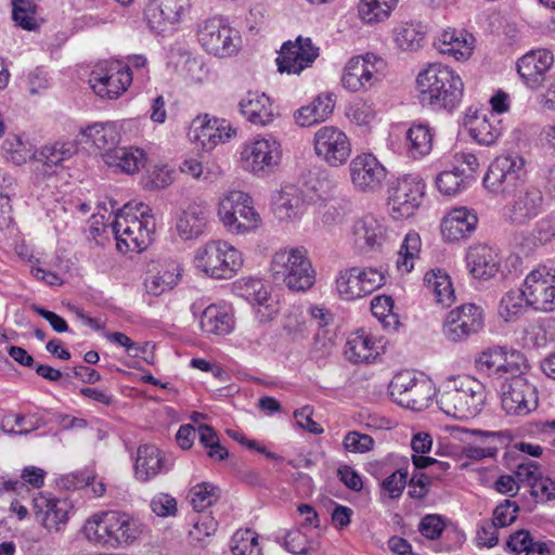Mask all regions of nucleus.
<instances>
[{
    "instance_id": "nucleus-1",
    "label": "nucleus",
    "mask_w": 555,
    "mask_h": 555,
    "mask_svg": "<svg viewBox=\"0 0 555 555\" xmlns=\"http://www.w3.org/2000/svg\"><path fill=\"white\" fill-rule=\"evenodd\" d=\"M143 524L133 515L109 509L90 516L83 525L82 532L93 544L120 548L134 544L143 533Z\"/></svg>"
},
{
    "instance_id": "nucleus-2",
    "label": "nucleus",
    "mask_w": 555,
    "mask_h": 555,
    "mask_svg": "<svg viewBox=\"0 0 555 555\" xmlns=\"http://www.w3.org/2000/svg\"><path fill=\"white\" fill-rule=\"evenodd\" d=\"M463 81L449 66L429 64L416 77V89L423 105L433 109L453 111L463 96Z\"/></svg>"
},
{
    "instance_id": "nucleus-3",
    "label": "nucleus",
    "mask_w": 555,
    "mask_h": 555,
    "mask_svg": "<svg viewBox=\"0 0 555 555\" xmlns=\"http://www.w3.org/2000/svg\"><path fill=\"white\" fill-rule=\"evenodd\" d=\"M151 208L144 203H128L116 214L112 230L119 251L140 253L149 247L155 232Z\"/></svg>"
},
{
    "instance_id": "nucleus-4",
    "label": "nucleus",
    "mask_w": 555,
    "mask_h": 555,
    "mask_svg": "<svg viewBox=\"0 0 555 555\" xmlns=\"http://www.w3.org/2000/svg\"><path fill=\"white\" fill-rule=\"evenodd\" d=\"M487 395L482 383L469 375L448 379L438 392L437 403L447 415L467 420L478 415Z\"/></svg>"
},
{
    "instance_id": "nucleus-5",
    "label": "nucleus",
    "mask_w": 555,
    "mask_h": 555,
    "mask_svg": "<svg viewBox=\"0 0 555 555\" xmlns=\"http://www.w3.org/2000/svg\"><path fill=\"white\" fill-rule=\"evenodd\" d=\"M271 273L292 291L300 292L314 284V270L304 248L281 249L271 261Z\"/></svg>"
},
{
    "instance_id": "nucleus-6",
    "label": "nucleus",
    "mask_w": 555,
    "mask_h": 555,
    "mask_svg": "<svg viewBox=\"0 0 555 555\" xmlns=\"http://www.w3.org/2000/svg\"><path fill=\"white\" fill-rule=\"evenodd\" d=\"M194 262L197 269L212 279H232L243 266L240 250L225 241L212 240L198 247Z\"/></svg>"
},
{
    "instance_id": "nucleus-7",
    "label": "nucleus",
    "mask_w": 555,
    "mask_h": 555,
    "mask_svg": "<svg viewBox=\"0 0 555 555\" xmlns=\"http://www.w3.org/2000/svg\"><path fill=\"white\" fill-rule=\"evenodd\" d=\"M218 216L225 229L233 234L257 230L262 222L251 197L242 191H231L221 199Z\"/></svg>"
},
{
    "instance_id": "nucleus-8",
    "label": "nucleus",
    "mask_w": 555,
    "mask_h": 555,
    "mask_svg": "<svg viewBox=\"0 0 555 555\" xmlns=\"http://www.w3.org/2000/svg\"><path fill=\"white\" fill-rule=\"evenodd\" d=\"M281 160V144L272 135L256 137L246 141L240 153L242 168L260 178L276 171Z\"/></svg>"
},
{
    "instance_id": "nucleus-9",
    "label": "nucleus",
    "mask_w": 555,
    "mask_h": 555,
    "mask_svg": "<svg viewBox=\"0 0 555 555\" xmlns=\"http://www.w3.org/2000/svg\"><path fill=\"white\" fill-rule=\"evenodd\" d=\"M197 39L207 53L219 57L235 54L241 46L238 31L222 16H214L199 23Z\"/></svg>"
},
{
    "instance_id": "nucleus-10",
    "label": "nucleus",
    "mask_w": 555,
    "mask_h": 555,
    "mask_svg": "<svg viewBox=\"0 0 555 555\" xmlns=\"http://www.w3.org/2000/svg\"><path fill=\"white\" fill-rule=\"evenodd\" d=\"M524 158L519 155L498 156L489 166L483 185L492 194L508 196L524 183Z\"/></svg>"
},
{
    "instance_id": "nucleus-11",
    "label": "nucleus",
    "mask_w": 555,
    "mask_h": 555,
    "mask_svg": "<svg viewBox=\"0 0 555 555\" xmlns=\"http://www.w3.org/2000/svg\"><path fill=\"white\" fill-rule=\"evenodd\" d=\"M501 405L508 415H528L538 408L535 386L521 374L506 378L501 385Z\"/></svg>"
},
{
    "instance_id": "nucleus-12",
    "label": "nucleus",
    "mask_w": 555,
    "mask_h": 555,
    "mask_svg": "<svg viewBox=\"0 0 555 555\" xmlns=\"http://www.w3.org/2000/svg\"><path fill=\"white\" fill-rule=\"evenodd\" d=\"M522 287L530 308L543 312L555 310L554 267L538 266L527 274Z\"/></svg>"
},
{
    "instance_id": "nucleus-13",
    "label": "nucleus",
    "mask_w": 555,
    "mask_h": 555,
    "mask_svg": "<svg viewBox=\"0 0 555 555\" xmlns=\"http://www.w3.org/2000/svg\"><path fill=\"white\" fill-rule=\"evenodd\" d=\"M389 392L399 405L414 411L426 409L434 395L430 382L418 379L410 372L395 375L389 384Z\"/></svg>"
},
{
    "instance_id": "nucleus-14",
    "label": "nucleus",
    "mask_w": 555,
    "mask_h": 555,
    "mask_svg": "<svg viewBox=\"0 0 555 555\" xmlns=\"http://www.w3.org/2000/svg\"><path fill=\"white\" fill-rule=\"evenodd\" d=\"M313 151L330 167H340L351 155V142L338 127L322 126L313 135Z\"/></svg>"
},
{
    "instance_id": "nucleus-15",
    "label": "nucleus",
    "mask_w": 555,
    "mask_h": 555,
    "mask_svg": "<svg viewBox=\"0 0 555 555\" xmlns=\"http://www.w3.org/2000/svg\"><path fill=\"white\" fill-rule=\"evenodd\" d=\"M384 284L385 275L374 268L353 267L340 271L336 279L337 292L345 300L362 298Z\"/></svg>"
},
{
    "instance_id": "nucleus-16",
    "label": "nucleus",
    "mask_w": 555,
    "mask_h": 555,
    "mask_svg": "<svg viewBox=\"0 0 555 555\" xmlns=\"http://www.w3.org/2000/svg\"><path fill=\"white\" fill-rule=\"evenodd\" d=\"M384 66L383 59L375 54L354 56L345 66L341 83L351 92L366 91L380 79Z\"/></svg>"
},
{
    "instance_id": "nucleus-17",
    "label": "nucleus",
    "mask_w": 555,
    "mask_h": 555,
    "mask_svg": "<svg viewBox=\"0 0 555 555\" xmlns=\"http://www.w3.org/2000/svg\"><path fill=\"white\" fill-rule=\"evenodd\" d=\"M425 184L417 176H405L390 188L388 206L393 219L411 217L420 207Z\"/></svg>"
},
{
    "instance_id": "nucleus-18",
    "label": "nucleus",
    "mask_w": 555,
    "mask_h": 555,
    "mask_svg": "<svg viewBox=\"0 0 555 555\" xmlns=\"http://www.w3.org/2000/svg\"><path fill=\"white\" fill-rule=\"evenodd\" d=\"M190 9V0H153L145 10V18L154 33H169L177 28Z\"/></svg>"
},
{
    "instance_id": "nucleus-19",
    "label": "nucleus",
    "mask_w": 555,
    "mask_h": 555,
    "mask_svg": "<svg viewBox=\"0 0 555 555\" xmlns=\"http://www.w3.org/2000/svg\"><path fill=\"white\" fill-rule=\"evenodd\" d=\"M320 49L308 37H297L295 41L283 43L276 59L281 73L299 75L304 69L311 67L319 57Z\"/></svg>"
},
{
    "instance_id": "nucleus-20",
    "label": "nucleus",
    "mask_w": 555,
    "mask_h": 555,
    "mask_svg": "<svg viewBox=\"0 0 555 555\" xmlns=\"http://www.w3.org/2000/svg\"><path fill=\"white\" fill-rule=\"evenodd\" d=\"M132 81L129 67L96 65L90 74L89 85L100 98L117 99Z\"/></svg>"
},
{
    "instance_id": "nucleus-21",
    "label": "nucleus",
    "mask_w": 555,
    "mask_h": 555,
    "mask_svg": "<svg viewBox=\"0 0 555 555\" xmlns=\"http://www.w3.org/2000/svg\"><path fill=\"white\" fill-rule=\"evenodd\" d=\"M482 324L481 308L474 304H466L448 313L443 324V334L449 340L461 341L478 333Z\"/></svg>"
},
{
    "instance_id": "nucleus-22",
    "label": "nucleus",
    "mask_w": 555,
    "mask_h": 555,
    "mask_svg": "<svg viewBox=\"0 0 555 555\" xmlns=\"http://www.w3.org/2000/svg\"><path fill=\"white\" fill-rule=\"evenodd\" d=\"M235 134V129L227 120L209 118L208 115L194 118L189 131L190 140L204 151H211L218 144L229 141Z\"/></svg>"
},
{
    "instance_id": "nucleus-23",
    "label": "nucleus",
    "mask_w": 555,
    "mask_h": 555,
    "mask_svg": "<svg viewBox=\"0 0 555 555\" xmlns=\"http://www.w3.org/2000/svg\"><path fill=\"white\" fill-rule=\"evenodd\" d=\"M349 171L352 184L362 192L382 189L386 179L385 167L370 153L357 155L349 164Z\"/></svg>"
},
{
    "instance_id": "nucleus-24",
    "label": "nucleus",
    "mask_w": 555,
    "mask_h": 555,
    "mask_svg": "<svg viewBox=\"0 0 555 555\" xmlns=\"http://www.w3.org/2000/svg\"><path fill=\"white\" fill-rule=\"evenodd\" d=\"M544 197L535 186H527L514 193V199L505 207L506 220L515 225L527 224L543 209Z\"/></svg>"
},
{
    "instance_id": "nucleus-25",
    "label": "nucleus",
    "mask_w": 555,
    "mask_h": 555,
    "mask_svg": "<svg viewBox=\"0 0 555 555\" xmlns=\"http://www.w3.org/2000/svg\"><path fill=\"white\" fill-rule=\"evenodd\" d=\"M554 63V56L547 49L531 50L517 61V73L527 87L539 89L546 73Z\"/></svg>"
},
{
    "instance_id": "nucleus-26",
    "label": "nucleus",
    "mask_w": 555,
    "mask_h": 555,
    "mask_svg": "<svg viewBox=\"0 0 555 555\" xmlns=\"http://www.w3.org/2000/svg\"><path fill=\"white\" fill-rule=\"evenodd\" d=\"M36 519L49 531H60L68 520L69 504L66 501L38 494L33 500Z\"/></svg>"
},
{
    "instance_id": "nucleus-27",
    "label": "nucleus",
    "mask_w": 555,
    "mask_h": 555,
    "mask_svg": "<svg viewBox=\"0 0 555 555\" xmlns=\"http://www.w3.org/2000/svg\"><path fill=\"white\" fill-rule=\"evenodd\" d=\"M209 210L202 205L191 204L182 210L175 224L177 235L182 241H192L202 236L208 225Z\"/></svg>"
},
{
    "instance_id": "nucleus-28",
    "label": "nucleus",
    "mask_w": 555,
    "mask_h": 555,
    "mask_svg": "<svg viewBox=\"0 0 555 555\" xmlns=\"http://www.w3.org/2000/svg\"><path fill=\"white\" fill-rule=\"evenodd\" d=\"M168 461L160 449L153 444L140 446L137 451L134 475L140 481H149L158 474L168 472Z\"/></svg>"
},
{
    "instance_id": "nucleus-29",
    "label": "nucleus",
    "mask_w": 555,
    "mask_h": 555,
    "mask_svg": "<svg viewBox=\"0 0 555 555\" xmlns=\"http://www.w3.org/2000/svg\"><path fill=\"white\" fill-rule=\"evenodd\" d=\"M466 263L475 279L489 280L500 269V261L495 250L487 245L472 246L466 254Z\"/></svg>"
},
{
    "instance_id": "nucleus-30",
    "label": "nucleus",
    "mask_w": 555,
    "mask_h": 555,
    "mask_svg": "<svg viewBox=\"0 0 555 555\" xmlns=\"http://www.w3.org/2000/svg\"><path fill=\"white\" fill-rule=\"evenodd\" d=\"M76 153V147L70 142H55L46 144L33 153V159L41 164L43 175H53L57 168H64L65 163Z\"/></svg>"
},
{
    "instance_id": "nucleus-31",
    "label": "nucleus",
    "mask_w": 555,
    "mask_h": 555,
    "mask_svg": "<svg viewBox=\"0 0 555 555\" xmlns=\"http://www.w3.org/2000/svg\"><path fill=\"white\" fill-rule=\"evenodd\" d=\"M201 330L207 335L224 336L234 328L232 309L225 305H209L199 318Z\"/></svg>"
},
{
    "instance_id": "nucleus-32",
    "label": "nucleus",
    "mask_w": 555,
    "mask_h": 555,
    "mask_svg": "<svg viewBox=\"0 0 555 555\" xmlns=\"http://www.w3.org/2000/svg\"><path fill=\"white\" fill-rule=\"evenodd\" d=\"M511 359H519L520 354L518 352H511L508 357V351L504 347L493 346L486 350H483L479 357L476 359V366L478 370L486 372L488 374L492 373H518L519 367L516 365L515 361H509Z\"/></svg>"
},
{
    "instance_id": "nucleus-33",
    "label": "nucleus",
    "mask_w": 555,
    "mask_h": 555,
    "mask_svg": "<svg viewBox=\"0 0 555 555\" xmlns=\"http://www.w3.org/2000/svg\"><path fill=\"white\" fill-rule=\"evenodd\" d=\"M385 231L386 228L378 218L366 215L352 227L354 244L362 250L379 247L384 242Z\"/></svg>"
},
{
    "instance_id": "nucleus-34",
    "label": "nucleus",
    "mask_w": 555,
    "mask_h": 555,
    "mask_svg": "<svg viewBox=\"0 0 555 555\" xmlns=\"http://www.w3.org/2000/svg\"><path fill=\"white\" fill-rule=\"evenodd\" d=\"M477 221L476 214L467 208H454L443 218L441 233L448 241H459L475 230Z\"/></svg>"
},
{
    "instance_id": "nucleus-35",
    "label": "nucleus",
    "mask_w": 555,
    "mask_h": 555,
    "mask_svg": "<svg viewBox=\"0 0 555 555\" xmlns=\"http://www.w3.org/2000/svg\"><path fill=\"white\" fill-rule=\"evenodd\" d=\"M272 206L273 212L279 220H296L302 214V193L295 185H286L273 196Z\"/></svg>"
},
{
    "instance_id": "nucleus-36",
    "label": "nucleus",
    "mask_w": 555,
    "mask_h": 555,
    "mask_svg": "<svg viewBox=\"0 0 555 555\" xmlns=\"http://www.w3.org/2000/svg\"><path fill=\"white\" fill-rule=\"evenodd\" d=\"M335 100L332 93H321L308 105L294 113L295 121L300 127H310L326 120L334 111Z\"/></svg>"
},
{
    "instance_id": "nucleus-37",
    "label": "nucleus",
    "mask_w": 555,
    "mask_h": 555,
    "mask_svg": "<svg viewBox=\"0 0 555 555\" xmlns=\"http://www.w3.org/2000/svg\"><path fill=\"white\" fill-rule=\"evenodd\" d=\"M474 37L465 30H444L436 42L437 49L442 54L453 56L455 60L468 59L474 49Z\"/></svg>"
},
{
    "instance_id": "nucleus-38",
    "label": "nucleus",
    "mask_w": 555,
    "mask_h": 555,
    "mask_svg": "<svg viewBox=\"0 0 555 555\" xmlns=\"http://www.w3.org/2000/svg\"><path fill=\"white\" fill-rule=\"evenodd\" d=\"M517 477L530 487L531 495L539 501L555 499V481L541 475L537 463L521 464L517 469Z\"/></svg>"
},
{
    "instance_id": "nucleus-39",
    "label": "nucleus",
    "mask_w": 555,
    "mask_h": 555,
    "mask_svg": "<svg viewBox=\"0 0 555 555\" xmlns=\"http://www.w3.org/2000/svg\"><path fill=\"white\" fill-rule=\"evenodd\" d=\"M180 275V268L176 262L160 264L146 273L144 279L145 291L152 296H160L178 284Z\"/></svg>"
},
{
    "instance_id": "nucleus-40",
    "label": "nucleus",
    "mask_w": 555,
    "mask_h": 555,
    "mask_svg": "<svg viewBox=\"0 0 555 555\" xmlns=\"http://www.w3.org/2000/svg\"><path fill=\"white\" fill-rule=\"evenodd\" d=\"M104 163L108 167L127 175H133L145 165L146 155L143 150L138 147L117 146L115 150L102 155Z\"/></svg>"
},
{
    "instance_id": "nucleus-41",
    "label": "nucleus",
    "mask_w": 555,
    "mask_h": 555,
    "mask_svg": "<svg viewBox=\"0 0 555 555\" xmlns=\"http://www.w3.org/2000/svg\"><path fill=\"white\" fill-rule=\"evenodd\" d=\"M242 114L257 126L272 122L274 113L270 99L264 93L248 92L240 102Z\"/></svg>"
},
{
    "instance_id": "nucleus-42",
    "label": "nucleus",
    "mask_w": 555,
    "mask_h": 555,
    "mask_svg": "<svg viewBox=\"0 0 555 555\" xmlns=\"http://www.w3.org/2000/svg\"><path fill=\"white\" fill-rule=\"evenodd\" d=\"M81 134L85 143H92L102 155L115 150L120 141L118 126L115 122H95L82 129Z\"/></svg>"
},
{
    "instance_id": "nucleus-43",
    "label": "nucleus",
    "mask_w": 555,
    "mask_h": 555,
    "mask_svg": "<svg viewBox=\"0 0 555 555\" xmlns=\"http://www.w3.org/2000/svg\"><path fill=\"white\" fill-rule=\"evenodd\" d=\"M501 122L499 116L493 113L476 115L468 121V132L477 143L490 146L502 134Z\"/></svg>"
},
{
    "instance_id": "nucleus-44",
    "label": "nucleus",
    "mask_w": 555,
    "mask_h": 555,
    "mask_svg": "<svg viewBox=\"0 0 555 555\" xmlns=\"http://www.w3.org/2000/svg\"><path fill=\"white\" fill-rule=\"evenodd\" d=\"M345 354L354 363L369 362L378 354L376 339L365 330H358L348 338Z\"/></svg>"
},
{
    "instance_id": "nucleus-45",
    "label": "nucleus",
    "mask_w": 555,
    "mask_h": 555,
    "mask_svg": "<svg viewBox=\"0 0 555 555\" xmlns=\"http://www.w3.org/2000/svg\"><path fill=\"white\" fill-rule=\"evenodd\" d=\"M244 296L251 304L259 307L258 314L260 321H267L276 313L274 300L270 295L269 288L261 280H250L245 283Z\"/></svg>"
},
{
    "instance_id": "nucleus-46",
    "label": "nucleus",
    "mask_w": 555,
    "mask_h": 555,
    "mask_svg": "<svg viewBox=\"0 0 555 555\" xmlns=\"http://www.w3.org/2000/svg\"><path fill=\"white\" fill-rule=\"evenodd\" d=\"M426 288L435 300L443 306H450L454 300V289L450 276L441 269L428 271L424 276Z\"/></svg>"
},
{
    "instance_id": "nucleus-47",
    "label": "nucleus",
    "mask_w": 555,
    "mask_h": 555,
    "mask_svg": "<svg viewBox=\"0 0 555 555\" xmlns=\"http://www.w3.org/2000/svg\"><path fill=\"white\" fill-rule=\"evenodd\" d=\"M406 152L417 159L428 155L433 149V133L426 125H413L406 131Z\"/></svg>"
},
{
    "instance_id": "nucleus-48",
    "label": "nucleus",
    "mask_w": 555,
    "mask_h": 555,
    "mask_svg": "<svg viewBox=\"0 0 555 555\" xmlns=\"http://www.w3.org/2000/svg\"><path fill=\"white\" fill-rule=\"evenodd\" d=\"M530 305L527 304L524 287L509 289L506 292L499 304V315L505 322H515L524 315Z\"/></svg>"
},
{
    "instance_id": "nucleus-49",
    "label": "nucleus",
    "mask_w": 555,
    "mask_h": 555,
    "mask_svg": "<svg viewBox=\"0 0 555 555\" xmlns=\"http://www.w3.org/2000/svg\"><path fill=\"white\" fill-rule=\"evenodd\" d=\"M398 0H360L358 14L362 22L375 24L385 21L396 8Z\"/></svg>"
},
{
    "instance_id": "nucleus-50",
    "label": "nucleus",
    "mask_w": 555,
    "mask_h": 555,
    "mask_svg": "<svg viewBox=\"0 0 555 555\" xmlns=\"http://www.w3.org/2000/svg\"><path fill=\"white\" fill-rule=\"evenodd\" d=\"M44 425L46 421L37 414H8L2 420L1 428L8 434L28 435Z\"/></svg>"
},
{
    "instance_id": "nucleus-51",
    "label": "nucleus",
    "mask_w": 555,
    "mask_h": 555,
    "mask_svg": "<svg viewBox=\"0 0 555 555\" xmlns=\"http://www.w3.org/2000/svg\"><path fill=\"white\" fill-rule=\"evenodd\" d=\"M421 236L416 232H409L401 245L397 267L401 272L409 273L414 268V260L421 251Z\"/></svg>"
},
{
    "instance_id": "nucleus-52",
    "label": "nucleus",
    "mask_w": 555,
    "mask_h": 555,
    "mask_svg": "<svg viewBox=\"0 0 555 555\" xmlns=\"http://www.w3.org/2000/svg\"><path fill=\"white\" fill-rule=\"evenodd\" d=\"M393 40L402 51H415L422 46L424 33L416 25L404 23L395 28Z\"/></svg>"
},
{
    "instance_id": "nucleus-53",
    "label": "nucleus",
    "mask_w": 555,
    "mask_h": 555,
    "mask_svg": "<svg viewBox=\"0 0 555 555\" xmlns=\"http://www.w3.org/2000/svg\"><path fill=\"white\" fill-rule=\"evenodd\" d=\"M231 551L234 555H261L258 534L250 530H237L231 539Z\"/></svg>"
},
{
    "instance_id": "nucleus-54",
    "label": "nucleus",
    "mask_w": 555,
    "mask_h": 555,
    "mask_svg": "<svg viewBox=\"0 0 555 555\" xmlns=\"http://www.w3.org/2000/svg\"><path fill=\"white\" fill-rule=\"evenodd\" d=\"M12 15L16 24L24 29L35 30L39 26L37 4L34 0H14Z\"/></svg>"
},
{
    "instance_id": "nucleus-55",
    "label": "nucleus",
    "mask_w": 555,
    "mask_h": 555,
    "mask_svg": "<svg viewBox=\"0 0 555 555\" xmlns=\"http://www.w3.org/2000/svg\"><path fill=\"white\" fill-rule=\"evenodd\" d=\"M371 310L385 327L396 330L399 326V317L393 312V300L390 296H376L372 299Z\"/></svg>"
},
{
    "instance_id": "nucleus-56",
    "label": "nucleus",
    "mask_w": 555,
    "mask_h": 555,
    "mask_svg": "<svg viewBox=\"0 0 555 555\" xmlns=\"http://www.w3.org/2000/svg\"><path fill=\"white\" fill-rule=\"evenodd\" d=\"M219 499V488L202 482L191 489V503L197 511H203Z\"/></svg>"
},
{
    "instance_id": "nucleus-57",
    "label": "nucleus",
    "mask_w": 555,
    "mask_h": 555,
    "mask_svg": "<svg viewBox=\"0 0 555 555\" xmlns=\"http://www.w3.org/2000/svg\"><path fill=\"white\" fill-rule=\"evenodd\" d=\"M173 181L172 172L166 166L154 167L142 178V185L145 190H159L170 185Z\"/></svg>"
},
{
    "instance_id": "nucleus-58",
    "label": "nucleus",
    "mask_w": 555,
    "mask_h": 555,
    "mask_svg": "<svg viewBox=\"0 0 555 555\" xmlns=\"http://www.w3.org/2000/svg\"><path fill=\"white\" fill-rule=\"evenodd\" d=\"M347 115L353 122L363 126L374 120L376 109L373 102L359 100L349 106Z\"/></svg>"
},
{
    "instance_id": "nucleus-59",
    "label": "nucleus",
    "mask_w": 555,
    "mask_h": 555,
    "mask_svg": "<svg viewBox=\"0 0 555 555\" xmlns=\"http://www.w3.org/2000/svg\"><path fill=\"white\" fill-rule=\"evenodd\" d=\"M436 184L442 194L455 195L464 188L465 179L459 169L443 171L437 177Z\"/></svg>"
},
{
    "instance_id": "nucleus-60",
    "label": "nucleus",
    "mask_w": 555,
    "mask_h": 555,
    "mask_svg": "<svg viewBox=\"0 0 555 555\" xmlns=\"http://www.w3.org/2000/svg\"><path fill=\"white\" fill-rule=\"evenodd\" d=\"M519 506L516 502L505 500L503 503L498 505L493 511L492 521L499 527L504 528L514 522L517 518Z\"/></svg>"
},
{
    "instance_id": "nucleus-61",
    "label": "nucleus",
    "mask_w": 555,
    "mask_h": 555,
    "mask_svg": "<svg viewBox=\"0 0 555 555\" xmlns=\"http://www.w3.org/2000/svg\"><path fill=\"white\" fill-rule=\"evenodd\" d=\"M344 448L348 452L365 453L373 449L374 440L370 435L349 431L344 438Z\"/></svg>"
},
{
    "instance_id": "nucleus-62",
    "label": "nucleus",
    "mask_w": 555,
    "mask_h": 555,
    "mask_svg": "<svg viewBox=\"0 0 555 555\" xmlns=\"http://www.w3.org/2000/svg\"><path fill=\"white\" fill-rule=\"evenodd\" d=\"M408 472L398 469L382 482V489L388 493L390 499H399L408 483Z\"/></svg>"
},
{
    "instance_id": "nucleus-63",
    "label": "nucleus",
    "mask_w": 555,
    "mask_h": 555,
    "mask_svg": "<svg viewBox=\"0 0 555 555\" xmlns=\"http://www.w3.org/2000/svg\"><path fill=\"white\" fill-rule=\"evenodd\" d=\"M409 486V496L411 499L422 500L428 492L431 485V477L422 472H414L406 483Z\"/></svg>"
},
{
    "instance_id": "nucleus-64",
    "label": "nucleus",
    "mask_w": 555,
    "mask_h": 555,
    "mask_svg": "<svg viewBox=\"0 0 555 555\" xmlns=\"http://www.w3.org/2000/svg\"><path fill=\"white\" fill-rule=\"evenodd\" d=\"M444 529V522L438 515H426L422 518L418 530L427 539H438Z\"/></svg>"
}]
</instances>
